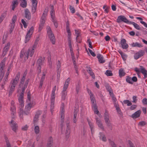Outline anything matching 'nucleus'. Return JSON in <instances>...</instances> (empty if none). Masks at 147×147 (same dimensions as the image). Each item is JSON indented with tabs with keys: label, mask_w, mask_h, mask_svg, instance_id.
Segmentation results:
<instances>
[{
	"label": "nucleus",
	"mask_w": 147,
	"mask_h": 147,
	"mask_svg": "<svg viewBox=\"0 0 147 147\" xmlns=\"http://www.w3.org/2000/svg\"><path fill=\"white\" fill-rule=\"evenodd\" d=\"M105 123L107 125V126L108 128H109L111 130H112V126L111 123L110 122V120L105 121Z\"/></svg>",
	"instance_id": "obj_35"
},
{
	"label": "nucleus",
	"mask_w": 147,
	"mask_h": 147,
	"mask_svg": "<svg viewBox=\"0 0 147 147\" xmlns=\"http://www.w3.org/2000/svg\"><path fill=\"white\" fill-rule=\"evenodd\" d=\"M38 39L36 40L34 43L33 46L32 47L31 49H33V51H34V49L36 48L38 43Z\"/></svg>",
	"instance_id": "obj_37"
},
{
	"label": "nucleus",
	"mask_w": 147,
	"mask_h": 147,
	"mask_svg": "<svg viewBox=\"0 0 147 147\" xmlns=\"http://www.w3.org/2000/svg\"><path fill=\"white\" fill-rule=\"evenodd\" d=\"M105 74L108 76H113V74L111 70H107L105 72Z\"/></svg>",
	"instance_id": "obj_47"
},
{
	"label": "nucleus",
	"mask_w": 147,
	"mask_h": 147,
	"mask_svg": "<svg viewBox=\"0 0 147 147\" xmlns=\"http://www.w3.org/2000/svg\"><path fill=\"white\" fill-rule=\"evenodd\" d=\"M105 121L109 120L108 114L106 111H105Z\"/></svg>",
	"instance_id": "obj_38"
},
{
	"label": "nucleus",
	"mask_w": 147,
	"mask_h": 147,
	"mask_svg": "<svg viewBox=\"0 0 147 147\" xmlns=\"http://www.w3.org/2000/svg\"><path fill=\"white\" fill-rule=\"evenodd\" d=\"M45 78V74H43L40 80V83L39 88H41L43 83L44 81Z\"/></svg>",
	"instance_id": "obj_25"
},
{
	"label": "nucleus",
	"mask_w": 147,
	"mask_h": 147,
	"mask_svg": "<svg viewBox=\"0 0 147 147\" xmlns=\"http://www.w3.org/2000/svg\"><path fill=\"white\" fill-rule=\"evenodd\" d=\"M97 57L98 59V61L100 63H104L105 61L103 57L100 54H98L97 55Z\"/></svg>",
	"instance_id": "obj_17"
},
{
	"label": "nucleus",
	"mask_w": 147,
	"mask_h": 147,
	"mask_svg": "<svg viewBox=\"0 0 147 147\" xmlns=\"http://www.w3.org/2000/svg\"><path fill=\"white\" fill-rule=\"evenodd\" d=\"M78 110L77 109H75L74 110V119H73V122L74 123H76L77 119H76V117L77 116L78 113Z\"/></svg>",
	"instance_id": "obj_22"
},
{
	"label": "nucleus",
	"mask_w": 147,
	"mask_h": 147,
	"mask_svg": "<svg viewBox=\"0 0 147 147\" xmlns=\"http://www.w3.org/2000/svg\"><path fill=\"white\" fill-rule=\"evenodd\" d=\"M47 33L51 41L53 44H55V40L54 34L49 26H47Z\"/></svg>",
	"instance_id": "obj_1"
},
{
	"label": "nucleus",
	"mask_w": 147,
	"mask_h": 147,
	"mask_svg": "<svg viewBox=\"0 0 147 147\" xmlns=\"http://www.w3.org/2000/svg\"><path fill=\"white\" fill-rule=\"evenodd\" d=\"M122 21L128 24H129V22H130L127 20L124 16H120L118 17L117 20V22L119 23Z\"/></svg>",
	"instance_id": "obj_6"
},
{
	"label": "nucleus",
	"mask_w": 147,
	"mask_h": 147,
	"mask_svg": "<svg viewBox=\"0 0 147 147\" xmlns=\"http://www.w3.org/2000/svg\"><path fill=\"white\" fill-rule=\"evenodd\" d=\"M20 76V73L19 72H18L16 74L15 78L12 79L11 80L10 84L16 86L19 80Z\"/></svg>",
	"instance_id": "obj_2"
},
{
	"label": "nucleus",
	"mask_w": 147,
	"mask_h": 147,
	"mask_svg": "<svg viewBox=\"0 0 147 147\" xmlns=\"http://www.w3.org/2000/svg\"><path fill=\"white\" fill-rule=\"evenodd\" d=\"M87 120L90 128L91 127L92 128V127H94L93 123L88 118H87Z\"/></svg>",
	"instance_id": "obj_41"
},
{
	"label": "nucleus",
	"mask_w": 147,
	"mask_h": 147,
	"mask_svg": "<svg viewBox=\"0 0 147 147\" xmlns=\"http://www.w3.org/2000/svg\"><path fill=\"white\" fill-rule=\"evenodd\" d=\"M140 72H141L142 73H143L145 72H147V71L142 66H140Z\"/></svg>",
	"instance_id": "obj_54"
},
{
	"label": "nucleus",
	"mask_w": 147,
	"mask_h": 147,
	"mask_svg": "<svg viewBox=\"0 0 147 147\" xmlns=\"http://www.w3.org/2000/svg\"><path fill=\"white\" fill-rule=\"evenodd\" d=\"M10 124L12 130L13 131L16 132L18 128V126L16 123L14 121L11 120L10 123Z\"/></svg>",
	"instance_id": "obj_9"
},
{
	"label": "nucleus",
	"mask_w": 147,
	"mask_h": 147,
	"mask_svg": "<svg viewBox=\"0 0 147 147\" xmlns=\"http://www.w3.org/2000/svg\"><path fill=\"white\" fill-rule=\"evenodd\" d=\"M62 105L63 107H61V112L60 113L61 119V128H62L63 127V123L64 121L63 119L64 117V111L63 110V107L64 105V104L63 103H62Z\"/></svg>",
	"instance_id": "obj_5"
},
{
	"label": "nucleus",
	"mask_w": 147,
	"mask_h": 147,
	"mask_svg": "<svg viewBox=\"0 0 147 147\" xmlns=\"http://www.w3.org/2000/svg\"><path fill=\"white\" fill-rule=\"evenodd\" d=\"M70 122L68 120L66 121V125L67 126L66 134L67 136H69L70 131V126L69 125Z\"/></svg>",
	"instance_id": "obj_16"
},
{
	"label": "nucleus",
	"mask_w": 147,
	"mask_h": 147,
	"mask_svg": "<svg viewBox=\"0 0 147 147\" xmlns=\"http://www.w3.org/2000/svg\"><path fill=\"white\" fill-rule=\"evenodd\" d=\"M30 51V50H28L25 51L24 49H22L21 51L20 57L21 58H23V54H24V60L26 61L28 58L29 56V52Z\"/></svg>",
	"instance_id": "obj_3"
},
{
	"label": "nucleus",
	"mask_w": 147,
	"mask_h": 147,
	"mask_svg": "<svg viewBox=\"0 0 147 147\" xmlns=\"http://www.w3.org/2000/svg\"><path fill=\"white\" fill-rule=\"evenodd\" d=\"M114 106L115 107L117 112L118 113V114L121 115L122 114V113L119 107V105H118V104L115 103Z\"/></svg>",
	"instance_id": "obj_28"
},
{
	"label": "nucleus",
	"mask_w": 147,
	"mask_h": 147,
	"mask_svg": "<svg viewBox=\"0 0 147 147\" xmlns=\"http://www.w3.org/2000/svg\"><path fill=\"white\" fill-rule=\"evenodd\" d=\"M141 111L139 110L135 112L132 115V117L133 118H136L140 117L141 114Z\"/></svg>",
	"instance_id": "obj_19"
},
{
	"label": "nucleus",
	"mask_w": 147,
	"mask_h": 147,
	"mask_svg": "<svg viewBox=\"0 0 147 147\" xmlns=\"http://www.w3.org/2000/svg\"><path fill=\"white\" fill-rule=\"evenodd\" d=\"M10 89L9 90V95H10L14 91V90L16 86H13L11 85L10 84Z\"/></svg>",
	"instance_id": "obj_33"
},
{
	"label": "nucleus",
	"mask_w": 147,
	"mask_h": 147,
	"mask_svg": "<svg viewBox=\"0 0 147 147\" xmlns=\"http://www.w3.org/2000/svg\"><path fill=\"white\" fill-rule=\"evenodd\" d=\"M25 79V78H24L22 77V78L21 80L20 84L19 85V87H21L22 86H23V84L24 82Z\"/></svg>",
	"instance_id": "obj_51"
},
{
	"label": "nucleus",
	"mask_w": 147,
	"mask_h": 147,
	"mask_svg": "<svg viewBox=\"0 0 147 147\" xmlns=\"http://www.w3.org/2000/svg\"><path fill=\"white\" fill-rule=\"evenodd\" d=\"M42 57H41L39 58L37 61V64L38 65V70L39 73H40L41 71V65H42Z\"/></svg>",
	"instance_id": "obj_12"
},
{
	"label": "nucleus",
	"mask_w": 147,
	"mask_h": 147,
	"mask_svg": "<svg viewBox=\"0 0 147 147\" xmlns=\"http://www.w3.org/2000/svg\"><path fill=\"white\" fill-rule=\"evenodd\" d=\"M93 107L94 108V113L98 115V113H99V111L97 109V106L96 105H94V106Z\"/></svg>",
	"instance_id": "obj_50"
},
{
	"label": "nucleus",
	"mask_w": 147,
	"mask_h": 147,
	"mask_svg": "<svg viewBox=\"0 0 147 147\" xmlns=\"http://www.w3.org/2000/svg\"><path fill=\"white\" fill-rule=\"evenodd\" d=\"M146 124V123L145 121H142L139 122L138 125L141 127H142L145 125Z\"/></svg>",
	"instance_id": "obj_55"
},
{
	"label": "nucleus",
	"mask_w": 147,
	"mask_h": 147,
	"mask_svg": "<svg viewBox=\"0 0 147 147\" xmlns=\"http://www.w3.org/2000/svg\"><path fill=\"white\" fill-rule=\"evenodd\" d=\"M90 97L91 99V101L92 103V104L93 106H94V105H96V101L93 95L91 92L90 91Z\"/></svg>",
	"instance_id": "obj_21"
},
{
	"label": "nucleus",
	"mask_w": 147,
	"mask_h": 147,
	"mask_svg": "<svg viewBox=\"0 0 147 147\" xmlns=\"http://www.w3.org/2000/svg\"><path fill=\"white\" fill-rule=\"evenodd\" d=\"M67 89L63 88V90L61 92V98L63 100L65 99V97L67 94Z\"/></svg>",
	"instance_id": "obj_20"
},
{
	"label": "nucleus",
	"mask_w": 147,
	"mask_h": 147,
	"mask_svg": "<svg viewBox=\"0 0 147 147\" xmlns=\"http://www.w3.org/2000/svg\"><path fill=\"white\" fill-rule=\"evenodd\" d=\"M33 31L34 28L32 26L30 29L27 33L25 40V43H26L30 40V37L33 34Z\"/></svg>",
	"instance_id": "obj_4"
},
{
	"label": "nucleus",
	"mask_w": 147,
	"mask_h": 147,
	"mask_svg": "<svg viewBox=\"0 0 147 147\" xmlns=\"http://www.w3.org/2000/svg\"><path fill=\"white\" fill-rule=\"evenodd\" d=\"M66 29L67 32L68 33H69L70 32V28L69 23L68 21L66 22Z\"/></svg>",
	"instance_id": "obj_45"
},
{
	"label": "nucleus",
	"mask_w": 147,
	"mask_h": 147,
	"mask_svg": "<svg viewBox=\"0 0 147 147\" xmlns=\"http://www.w3.org/2000/svg\"><path fill=\"white\" fill-rule=\"evenodd\" d=\"M18 0H13L12 3V9L14 10L15 8L16 7L18 4Z\"/></svg>",
	"instance_id": "obj_18"
},
{
	"label": "nucleus",
	"mask_w": 147,
	"mask_h": 147,
	"mask_svg": "<svg viewBox=\"0 0 147 147\" xmlns=\"http://www.w3.org/2000/svg\"><path fill=\"white\" fill-rule=\"evenodd\" d=\"M26 88H24V87H23V88H22V91L20 94V96L19 97L21 98H23V96L24 95V92L25 91V90Z\"/></svg>",
	"instance_id": "obj_49"
},
{
	"label": "nucleus",
	"mask_w": 147,
	"mask_h": 147,
	"mask_svg": "<svg viewBox=\"0 0 147 147\" xmlns=\"http://www.w3.org/2000/svg\"><path fill=\"white\" fill-rule=\"evenodd\" d=\"M129 24H132L135 27V28L137 30H141V28L138 25L137 23L133 22H129Z\"/></svg>",
	"instance_id": "obj_24"
},
{
	"label": "nucleus",
	"mask_w": 147,
	"mask_h": 147,
	"mask_svg": "<svg viewBox=\"0 0 147 147\" xmlns=\"http://www.w3.org/2000/svg\"><path fill=\"white\" fill-rule=\"evenodd\" d=\"M5 66V63L3 62H2L0 64V71L2 72V71L3 69Z\"/></svg>",
	"instance_id": "obj_57"
},
{
	"label": "nucleus",
	"mask_w": 147,
	"mask_h": 147,
	"mask_svg": "<svg viewBox=\"0 0 147 147\" xmlns=\"http://www.w3.org/2000/svg\"><path fill=\"white\" fill-rule=\"evenodd\" d=\"M131 46L132 47H142V45L138 42L133 43L131 44Z\"/></svg>",
	"instance_id": "obj_36"
},
{
	"label": "nucleus",
	"mask_w": 147,
	"mask_h": 147,
	"mask_svg": "<svg viewBox=\"0 0 147 147\" xmlns=\"http://www.w3.org/2000/svg\"><path fill=\"white\" fill-rule=\"evenodd\" d=\"M34 130L35 133L36 134H38L40 132V129L39 126H35Z\"/></svg>",
	"instance_id": "obj_40"
},
{
	"label": "nucleus",
	"mask_w": 147,
	"mask_h": 147,
	"mask_svg": "<svg viewBox=\"0 0 147 147\" xmlns=\"http://www.w3.org/2000/svg\"><path fill=\"white\" fill-rule=\"evenodd\" d=\"M145 52L144 51L141 50L137 52L134 55V59H137L143 56L145 54Z\"/></svg>",
	"instance_id": "obj_8"
},
{
	"label": "nucleus",
	"mask_w": 147,
	"mask_h": 147,
	"mask_svg": "<svg viewBox=\"0 0 147 147\" xmlns=\"http://www.w3.org/2000/svg\"><path fill=\"white\" fill-rule=\"evenodd\" d=\"M5 141L6 143L7 147H11L8 139L7 137H5Z\"/></svg>",
	"instance_id": "obj_43"
},
{
	"label": "nucleus",
	"mask_w": 147,
	"mask_h": 147,
	"mask_svg": "<svg viewBox=\"0 0 147 147\" xmlns=\"http://www.w3.org/2000/svg\"><path fill=\"white\" fill-rule=\"evenodd\" d=\"M48 9H45L44 11V13L42 14L41 18V19H46V18L47 15V12H48Z\"/></svg>",
	"instance_id": "obj_31"
},
{
	"label": "nucleus",
	"mask_w": 147,
	"mask_h": 147,
	"mask_svg": "<svg viewBox=\"0 0 147 147\" xmlns=\"http://www.w3.org/2000/svg\"><path fill=\"white\" fill-rule=\"evenodd\" d=\"M19 116L20 118H23V115L24 113V112L23 111V109L22 108H20V111H19Z\"/></svg>",
	"instance_id": "obj_46"
},
{
	"label": "nucleus",
	"mask_w": 147,
	"mask_h": 147,
	"mask_svg": "<svg viewBox=\"0 0 147 147\" xmlns=\"http://www.w3.org/2000/svg\"><path fill=\"white\" fill-rule=\"evenodd\" d=\"M28 50H30V51L29 52V56L30 55L31 57H32L34 53V51H33V49H31V48H29Z\"/></svg>",
	"instance_id": "obj_52"
},
{
	"label": "nucleus",
	"mask_w": 147,
	"mask_h": 147,
	"mask_svg": "<svg viewBox=\"0 0 147 147\" xmlns=\"http://www.w3.org/2000/svg\"><path fill=\"white\" fill-rule=\"evenodd\" d=\"M33 103L30 102H28L27 105L25 107V110L26 111H30L31 108L33 106Z\"/></svg>",
	"instance_id": "obj_23"
},
{
	"label": "nucleus",
	"mask_w": 147,
	"mask_h": 147,
	"mask_svg": "<svg viewBox=\"0 0 147 147\" xmlns=\"http://www.w3.org/2000/svg\"><path fill=\"white\" fill-rule=\"evenodd\" d=\"M53 139L51 137L49 138V139L47 147H51L53 145Z\"/></svg>",
	"instance_id": "obj_27"
},
{
	"label": "nucleus",
	"mask_w": 147,
	"mask_h": 147,
	"mask_svg": "<svg viewBox=\"0 0 147 147\" xmlns=\"http://www.w3.org/2000/svg\"><path fill=\"white\" fill-rule=\"evenodd\" d=\"M100 139H102V141L105 142L107 141L106 137H105V135L102 132H100Z\"/></svg>",
	"instance_id": "obj_32"
},
{
	"label": "nucleus",
	"mask_w": 147,
	"mask_h": 147,
	"mask_svg": "<svg viewBox=\"0 0 147 147\" xmlns=\"http://www.w3.org/2000/svg\"><path fill=\"white\" fill-rule=\"evenodd\" d=\"M25 17L28 20H30L31 18V13L28 9H26L25 10Z\"/></svg>",
	"instance_id": "obj_14"
},
{
	"label": "nucleus",
	"mask_w": 147,
	"mask_h": 147,
	"mask_svg": "<svg viewBox=\"0 0 147 147\" xmlns=\"http://www.w3.org/2000/svg\"><path fill=\"white\" fill-rule=\"evenodd\" d=\"M96 123L97 124L98 127L103 131H104V128L100 120L97 118L96 119Z\"/></svg>",
	"instance_id": "obj_15"
},
{
	"label": "nucleus",
	"mask_w": 147,
	"mask_h": 147,
	"mask_svg": "<svg viewBox=\"0 0 147 147\" xmlns=\"http://www.w3.org/2000/svg\"><path fill=\"white\" fill-rule=\"evenodd\" d=\"M125 73L123 69L122 68L120 69L119 70V75L120 77H121L124 76L125 74Z\"/></svg>",
	"instance_id": "obj_34"
},
{
	"label": "nucleus",
	"mask_w": 147,
	"mask_h": 147,
	"mask_svg": "<svg viewBox=\"0 0 147 147\" xmlns=\"http://www.w3.org/2000/svg\"><path fill=\"white\" fill-rule=\"evenodd\" d=\"M87 71L90 75L92 76V78L93 79H94L95 78V76L90 67H89L88 68V69L87 70Z\"/></svg>",
	"instance_id": "obj_29"
},
{
	"label": "nucleus",
	"mask_w": 147,
	"mask_h": 147,
	"mask_svg": "<svg viewBox=\"0 0 147 147\" xmlns=\"http://www.w3.org/2000/svg\"><path fill=\"white\" fill-rule=\"evenodd\" d=\"M109 92L110 95L112 97V99L113 100V102L114 103V105H115V103L118 104V103L116 102L117 99L114 96V95L113 93L112 92H111V90H109Z\"/></svg>",
	"instance_id": "obj_26"
},
{
	"label": "nucleus",
	"mask_w": 147,
	"mask_h": 147,
	"mask_svg": "<svg viewBox=\"0 0 147 147\" xmlns=\"http://www.w3.org/2000/svg\"><path fill=\"white\" fill-rule=\"evenodd\" d=\"M10 45V43L9 42H8L4 48L3 53V56H4L7 54V52L9 49Z\"/></svg>",
	"instance_id": "obj_10"
},
{
	"label": "nucleus",
	"mask_w": 147,
	"mask_h": 147,
	"mask_svg": "<svg viewBox=\"0 0 147 147\" xmlns=\"http://www.w3.org/2000/svg\"><path fill=\"white\" fill-rule=\"evenodd\" d=\"M28 50H30V51L29 52V56L30 55L31 57H32L34 53V51H33V49H31V48H29Z\"/></svg>",
	"instance_id": "obj_53"
},
{
	"label": "nucleus",
	"mask_w": 147,
	"mask_h": 147,
	"mask_svg": "<svg viewBox=\"0 0 147 147\" xmlns=\"http://www.w3.org/2000/svg\"><path fill=\"white\" fill-rule=\"evenodd\" d=\"M32 12L33 14L36 11L37 5L38 3L37 0H32Z\"/></svg>",
	"instance_id": "obj_7"
},
{
	"label": "nucleus",
	"mask_w": 147,
	"mask_h": 147,
	"mask_svg": "<svg viewBox=\"0 0 147 147\" xmlns=\"http://www.w3.org/2000/svg\"><path fill=\"white\" fill-rule=\"evenodd\" d=\"M11 27L10 28V30L9 31V33L10 34H11L13 31V28L14 27V24H11Z\"/></svg>",
	"instance_id": "obj_59"
},
{
	"label": "nucleus",
	"mask_w": 147,
	"mask_h": 147,
	"mask_svg": "<svg viewBox=\"0 0 147 147\" xmlns=\"http://www.w3.org/2000/svg\"><path fill=\"white\" fill-rule=\"evenodd\" d=\"M55 93L52 92V94L51 97V100L53 101L55 100Z\"/></svg>",
	"instance_id": "obj_61"
},
{
	"label": "nucleus",
	"mask_w": 147,
	"mask_h": 147,
	"mask_svg": "<svg viewBox=\"0 0 147 147\" xmlns=\"http://www.w3.org/2000/svg\"><path fill=\"white\" fill-rule=\"evenodd\" d=\"M126 40L124 39H122L121 41V43L123 49H126L128 47V45L126 43Z\"/></svg>",
	"instance_id": "obj_11"
},
{
	"label": "nucleus",
	"mask_w": 147,
	"mask_h": 147,
	"mask_svg": "<svg viewBox=\"0 0 147 147\" xmlns=\"http://www.w3.org/2000/svg\"><path fill=\"white\" fill-rule=\"evenodd\" d=\"M6 16V11L4 12L2 14L0 18L2 20H3Z\"/></svg>",
	"instance_id": "obj_62"
},
{
	"label": "nucleus",
	"mask_w": 147,
	"mask_h": 147,
	"mask_svg": "<svg viewBox=\"0 0 147 147\" xmlns=\"http://www.w3.org/2000/svg\"><path fill=\"white\" fill-rule=\"evenodd\" d=\"M123 102L125 104H127V105L128 106L132 105L131 102L128 100H124Z\"/></svg>",
	"instance_id": "obj_48"
},
{
	"label": "nucleus",
	"mask_w": 147,
	"mask_h": 147,
	"mask_svg": "<svg viewBox=\"0 0 147 147\" xmlns=\"http://www.w3.org/2000/svg\"><path fill=\"white\" fill-rule=\"evenodd\" d=\"M75 34L76 35V41H77L78 39V37L80 36V33L79 30H75Z\"/></svg>",
	"instance_id": "obj_44"
},
{
	"label": "nucleus",
	"mask_w": 147,
	"mask_h": 147,
	"mask_svg": "<svg viewBox=\"0 0 147 147\" xmlns=\"http://www.w3.org/2000/svg\"><path fill=\"white\" fill-rule=\"evenodd\" d=\"M17 17L16 15H15L13 16L12 19V23L11 24H14L16 20Z\"/></svg>",
	"instance_id": "obj_63"
},
{
	"label": "nucleus",
	"mask_w": 147,
	"mask_h": 147,
	"mask_svg": "<svg viewBox=\"0 0 147 147\" xmlns=\"http://www.w3.org/2000/svg\"><path fill=\"white\" fill-rule=\"evenodd\" d=\"M11 114L14 115V114L15 113L16 108L14 105H12L11 107Z\"/></svg>",
	"instance_id": "obj_42"
},
{
	"label": "nucleus",
	"mask_w": 147,
	"mask_h": 147,
	"mask_svg": "<svg viewBox=\"0 0 147 147\" xmlns=\"http://www.w3.org/2000/svg\"><path fill=\"white\" fill-rule=\"evenodd\" d=\"M29 79H28L27 80H26L25 81V82L24 83V85L23 87H24V88H26L28 86V84L29 82Z\"/></svg>",
	"instance_id": "obj_58"
},
{
	"label": "nucleus",
	"mask_w": 147,
	"mask_h": 147,
	"mask_svg": "<svg viewBox=\"0 0 147 147\" xmlns=\"http://www.w3.org/2000/svg\"><path fill=\"white\" fill-rule=\"evenodd\" d=\"M52 22H53L56 28H57L58 26V24L55 19L52 20Z\"/></svg>",
	"instance_id": "obj_60"
},
{
	"label": "nucleus",
	"mask_w": 147,
	"mask_h": 147,
	"mask_svg": "<svg viewBox=\"0 0 147 147\" xmlns=\"http://www.w3.org/2000/svg\"><path fill=\"white\" fill-rule=\"evenodd\" d=\"M142 102L144 105H147V99L146 98H143L142 100Z\"/></svg>",
	"instance_id": "obj_64"
},
{
	"label": "nucleus",
	"mask_w": 147,
	"mask_h": 147,
	"mask_svg": "<svg viewBox=\"0 0 147 147\" xmlns=\"http://www.w3.org/2000/svg\"><path fill=\"white\" fill-rule=\"evenodd\" d=\"M126 81L127 82L130 84H133V82L132 81L131 78L129 77L128 76H127V78L126 79Z\"/></svg>",
	"instance_id": "obj_39"
},
{
	"label": "nucleus",
	"mask_w": 147,
	"mask_h": 147,
	"mask_svg": "<svg viewBox=\"0 0 147 147\" xmlns=\"http://www.w3.org/2000/svg\"><path fill=\"white\" fill-rule=\"evenodd\" d=\"M55 100L52 101L51 100V112L52 114V113L53 112V109H54V107H55Z\"/></svg>",
	"instance_id": "obj_30"
},
{
	"label": "nucleus",
	"mask_w": 147,
	"mask_h": 147,
	"mask_svg": "<svg viewBox=\"0 0 147 147\" xmlns=\"http://www.w3.org/2000/svg\"><path fill=\"white\" fill-rule=\"evenodd\" d=\"M41 111H37L36 113L35 116L34 118V123H36L38 120V118L39 116L41 114Z\"/></svg>",
	"instance_id": "obj_13"
},
{
	"label": "nucleus",
	"mask_w": 147,
	"mask_h": 147,
	"mask_svg": "<svg viewBox=\"0 0 147 147\" xmlns=\"http://www.w3.org/2000/svg\"><path fill=\"white\" fill-rule=\"evenodd\" d=\"M69 9L71 11V12L72 13H74L75 12V9L74 8L72 7L70 5L69 6Z\"/></svg>",
	"instance_id": "obj_56"
}]
</instances>
